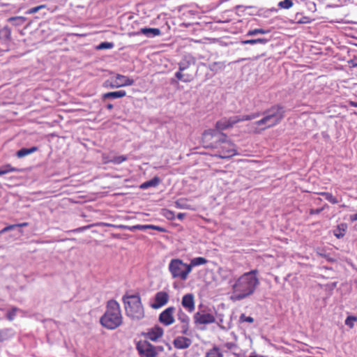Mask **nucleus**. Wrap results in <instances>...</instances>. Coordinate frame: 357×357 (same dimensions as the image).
<instances>
[{"mask_svg": "<svg viewBox=\"0 0 357 357\" xmlns=\"http://www.w3.org/2000/svg\"><path fill=\"white\" fill-rule=\"evenodd\" d=\"M202 139L207 146L217 150L215 155L220 158H229L237 154L235 145L222 132L206 130L203 133Z\"/></svg>", "mask_w": 357, "mask_h": 357, "instance_id": "nucleus-1", "label": "nucleus"}, {"mask_svg": "<svg viewBox=\"0 0 357 357\" xmlns=\"http://www.w3.org/2000/svg\"><path fill=\"white\" fill-rule=\"evenodd\" d=\"M258 273V270L254 269L236 279L231 284V299L234 301H241L252 296L260 284Z\"/></svg>", "mask_w": 357, "mask_h": 357, "instance_id": "nucleus-2", "label": "nucleus"}, {"mask_svg": "<svg viewBox=\"0 0 357 357\" xmlns=\"http://www.w3.org/2000/svg\"><path fill=\"white\" fill-rule=\"evenodd\" d=\"M100 324L107 329L113 330L122 324V315L119 304L114 300L107 303L105 314L100 318Z\"/></svg>", "mask_w": 357, "mask_h": 357, "instance_id": "nucleus-3", "label": "nucleus"}, {"mask_svg": "<svg viewBox=\"0 0 357 357\" xmlns=\"http://www.w3.org/2000/svg\"><path fill=\"white\" fill-rule=\"evenodd\" d=\"M264 116L255 122V125L265 126L264 129L278 124L284 116V109L280 105H275L263 112Z\"/></svg>", "mask_w": 357, "mask_h": 357, "instance_id": "nucleus-4", "label": "nucleus"}, {"mask_svg": "<svg viewBox=\"0 0 357 357\" xmlns=\"http://www.w3.org/2000/svg\"><path fill=\"white\" fill-rule=\"evenodd\" d=\"M123 301L128 317L137 320L144 318V310L139 295H124Z\"/></svg>", "mask_w": 357, "mask_h": 357, "instance_id": "nucleus-5", "label": "nucleus"}, {"mask_svg": "<svg viewBox=\"0 0 357 357\" xmlns=\"http://www.w3.org/2000/svg\"><path fill=\"white\" fill-rule=\"evenodd\" d=\"M196 63L195 59L190 55H185L178 62V70L175 73V77L172 78L170 83L172 84L178 83V81L183 82H190L194 79V75L190 73H184L183 72L188 69L192 65Z\"/></svg>", "mask_w": 357, "mask_h": 357, "instance_id": "nucleus-6", "label": "nucleus"}, {"mask_svg": "<svg viewBox=\"0 0 357 357\" xmlns=\"http://www.w3.org/2000/svg\"><path fill=\"white\" fill-rule=\"evenodd\" d=\"M168 268L173 278H180L182 280H185L191 272L190 266L179 259H172Z\"/></svg>", "mask_w": 357, "mask_h": 357, "instance_id": "nucleus-7", "label": "nucleus"}, {"mask_svg": "<svg viewBox=\"0 0 357 357\" xmlns=\"http://www.w3.org/2000/svg\"><path fill=\"white\" fill-rule=\"evenodd\" d=\"M134 79L127 76L116 74V79L114 80H106L103 83V86L110 89H117L119 87L132 86L134 84Z\"/></svg>", "mask_w": 357, "mask_h": 357, "instance_id": "nucleus-8", "label": "nucleus"}, {"mask_svg": "<svg viewBox=\"0 0 357 357\" xmlns=\"http://www.w3.org/2000/svg\"><path fill=\"white\" fill-rule=\"evenodd\" d=\"M194 322L196 325H206L215 322V317L207 310H200L195 313Z\"/></svg>", "mask_w": 357, "mask_h": 357, "instance_id": "nucleus-9", "label": "nucleus"}, {"mask_svg": "<svg viewBox=\"0 0 357 357\" xmlns=\"http://www.w3.org/2000/svg\"><path fill=\"white\" fill-rule=\"evenodd\" d=\"M136 349L141 357H155L154 345L146 340L138 342Z\"/></svg>", "mask_w": 357, "mask_h": 357, "instance_id": "nucleus-10", "label": "nucleus"}, {"mask_svg": "<svg viewBox=\"0 0 357 357\" xmlns=\"http://www.w3.org/2000/svg\"><path fill=\"white\" fill-rule=\"evenodd\" d=\"M239 122H241V116H234L229 118H222L216 122V129L214 130L220 132L221 130L232 128L236 123Z\"/></svg>", "mask_w": 357, "mask_h": 357, "instance_id": "nucleus-11", "label": "nucleus"}, {"mask_svg": "<svg viewBox=\"0 0 357 357\" xmlns=\"http://www.w3.org/2000/svg\"><path fill=\"white\" fill-rule=\"evenodd\" d=\"M176 316L178 321L180 322V324L177 326L180 328V333L185 335H189L190 317L181 308L178 310Z\"/></svg>", "mask_w": 357, "mask_h": 357, "instance_id": "nucleus-12", "label": "nucleus"}, {"mask_svg": "<svg viewBox=\"0 0 357 357\" xmlns=\"http://www.w3.org/2000/svg\"><path fill=\"white\" fill-rule=\"evenodd\" d=\"M176 308L173 306H170L163 310L159 315L158 321L162 325L165 326L173 324L175 321L174 314Z\"/></svg>", "mask_w": 357, "mask_h": 357, "instance_id": "nucleus-13", "label": "nucleus"}, {"mask_svg": "<svg viewBox=\"0 0 357 357\" xmlns=\"http://www.w3.org/2000/svg\"><path fill=\"white\" fill-rule=\"evenodd\" d=\"M169 299V296L166 291H160L155 294L154 298V303L151 304V307L153 309H159L165 305Z\"/></svg>", "mask_w": 357, "mask_h": 357, "instance_id": "nucleus-14", "label": "nucleus"}, {"mask_svg": "<svg viewBox=\"0 0 357 357\" xmlns=\"http://www.w3.org/2000/svg\"><path fill=\"white\" fill-rule=\"evenodd\" d=\"M181 305L188 312H192L195 309L194 295L192 294H185L182 298Z\"/></svg>", "mask_w": 357, "mask_h": 357, "instance_id": "nucleus-15", "label": "nucleus"}, {"mask_svg": "<svg viewBox=\"0 0 357 357\" xmlns=\"http://www.w3.org/2000/svg\"><path fill=\"white\" fill-rule=\"evenodd\" d=\"M163 328L158 325H155L148 331V332L145 334V336L146 338L151 340V341L155 342L163 335Z\"/></svg>", "mask_w": 357, "mask_h": 357, "instance_id": "nucleus-16", "label": "nucleus"}, {"mask_svg": "<svg viewBox=\"0 0 357 357\" xmlns=\"http://www.w3.org/2000/svg\"><path fill=\"white\" fill-rule=\"evenodd\" d=\"M143 34L147 38H153L161 34V31L158 28L144 27L140 29L138 31L132 33V36H139Z\"/></svg>", "mask_w": 357, "mask_h": 357, "instance_id": "nucleus-17", "label": "nucleus"}, {"mask_svg": "<svg viewBox=\"0 0 357 357\" xmlns=\"http://www.w3.org/2000/svg\"><path fill=\"white\" fill-rule=\"evenodd\" d=\"M173 344L178 349H185L192 344V340L184 336H178L174 340Z\"/></svg>", "mask_w": 357, "mask_h": 357, "instance_id": "nucleus-18", "label": "nucleus"}, {"mask_svg": "<svg viewBox=\"0 0 357 357\" xmlns=\"http://www.w3.org/2000/svg\"><path fill=\"white\" fill-rule=\"evenodd\" d=\"M126 96V91L121 90V91H112V92H108V93H104L102 95V98L103 100L116 99V98H121L125 97Z\"/></svg>", "mask_w": 357, "mask_h": 357, "instance_id": "nucleus-19", "label": "nucleus"}, {"mask_svg": "<svg viewBox=\"0 0 357 357\" xmlns=\"http://www.w3.org/2000/svg\"><path fill=\"white\" fill-rule=\"evenodd\" d=\"M160 183V179L158 176L153 177L152 179L147 181L143 183H142L139 188L142 190L147 189L151 187H156Z\"/></svg>", "mask_w": 357, "mask_h": 357, "instance_id": "nucleus-20", "label": "nucleus"}, {"mask_svg": "<svg viewBox=\"0 0 357 357\" xmlns=\"http://www.w3.org/2000/svg\"><path fill=\"white\" fill-rule=\"evenodd\" d=\"M38 150V148L37 146H32L29 149L26 148H22L17 151L16 155L19 158H24L29 154H31L33 153H35Z\"/></svg>", "mask_w": 357, "mask_h": 357, "instance_id": "nucleus-21", "label": "nucleus"}, {"mask_svg": "<svg viewBox=\"0 0 357 357\" xmlns=\"http://www.w3.org/2000/svg\"><path fill=\"white\" fill-rule=\"evenodd\" d=\"M271 40L265 38H259L256 39H250L241 41L243 45H255L257 43L265 45L268 43Z\"/></svg>", "mask_w": 357, "mask_h": 357, "instance_id": "nucleus-22", "label": "nucleus"}, {"mask_svg": "<svg viewBox=\"0 0 357 357\" xmlns=\"http://www.w3.org/2000/svg\"><path fill=\"white\" fill-rule=\"evenodd\" d=\"M20 169L16 167H13L10 164H6L0 167V176L10 173V172H19Z\"/></svg>", "mask_w": 357, "mask_h": 357, "instance_id": "nucleus-23", "label": "nucleus"}, {"mask_svg": "<svg viewBox=\"0 0 357 357\" xmlns=\"http://www.w3.org/2000/svg\"><path fill=\"white\" fill-rule=\"evenodd\" d=\"M347 229V224L341 223V224L338 225L337 227L334 230V231H333L334 235L337 238H341L344 236Z\"/></svg>", "mask_w": 357, "mask_h": 357, "instance_id": "nucleus-24", "label": "nucleus"}, {"mask_svg": "<svg viewBox=\"0 0 357 357\" xmlns=\"http://www.w3.org/2000/svg\"><path fill=\"white\" fill-rule=\"evenodd\" d=\"M205 357H223V354L219 347H213L206 353Z\"/></svg>", "mask_w": 357, "mask_h": 357, "instance_id": "nucleus-25", "label": "nucleus"}, {"mask_svg": "<svg viewBox=\"0 0 357 357\" xmlns=\"http://www.w3.org/2000/svg\"><path fill=\"white\" fill-rule=\"evenodd\" d=\"M208 68L216 73L218 71L222 70L225 68V64L224 62H213L208 65Z\"/></svg>", "mask_w": 357, "mask_h": 357, "instance_id": "nucleus-26", "label": "nucleus"}, {"mask_svg": "<svg viewBox=\"0 0 357 357\" xmlns=\"http://www.w3.org/2000/svg\"><path fill=\"white\" fill-rule=\"evenodd\" d=\"M206 263H207L206 259H205L204 257H198L193 258L191 260L190 264H188V266H190V271H192V267L197 266H200V265H204V264H206Z\"/></svg>", "mask_w": 357, "mask_h": 357, "instance_id": "nucleus-27", "label": "nucleus"}, {"mask_svg": "<svg viewBox=\"0 0 357 357\" xmlns=\"http://www.w3.org/2000/svg\"><path fill=\"white\" fill-rule=\"evenodd\" d=\"M270 33L269 29H254L249 30L246 33V36H254L258 34H266Z\"/></svg>", "mask_w": 357, "mask_h": 357, "instance_id": "nucleus-28", "label": "nucleus"}, {"mask_svg": "<svg viewBox=\"0 0 357 357\" xmlns=\"http://www.w3.org/2000/svg\"><path fill=\"white\" fill-rule=\"evenodd\" d=\"M8 21L13 22L15 26H21L25 22L26 18L22 16L11 17L8 19Z\"/></svg>", "mask_w": 357, "mask_h": 357, "instance_id": "nucleus-29", "label": "nucleus"}, {"mask_svg": "<svg viewBox=\"0 0 357 357\" xmlns=\"http://www.w3.org/2000/svg\"><path fill=\"white\" fill-rule=\"evenodd\" d=\"M319 195H322L323 197H324V198L328 201L329 202H331V204H337L339 202V201L337 200V199L336 197H335L330 192H320Z\"/></svg>", "mask_w": 357, "mask_h": 357, "instance_id": "nucleus-30", "label": "nucleus"}, {"mask_svg": "<svg viewBox=\"0 0 357 357\" xmlns=\"http://www.w3.org/2000/svg\"><path fill=\"white\" fill-rule=\"evenodd\" d=\"M12 336V331L10 329H3L0 331V342L8 340Z\"/></svg>", "mask_w": 357, "mask_h": 357, "instance_id": "nucleus-31", "label": "nucleus"}, {"mask_svg": "<svg viewBox=\"0 0 357 357\" xmlns=\"http://www.w3.org/2000/svg\"><path fill=\"white\" fill-rule=\"evenodd\" d=\"M261 114L260 112H256V113H253V114H251L242 115V116H241V122L242 121H250V120L255 119L258 118L259 116H260Z\"/></svg>", "mask_w": 357, "mask_h": 357, "instance_id": "nucleus-32", "label": "nucleus"}, {"mask_svg": "<svg viewBox=\"0 0 357 357\" xmlns=\"http://www.w3.org/2000/svg\"><path fill=\"white\" fill-rule=\"evenodd\" d=\"M19 311H20V309L17 308V307H12V309L8 311V312L6 314V318L9 321H13L15 319L17 312Z\"/></svg>", "mask_w": 357, "mask_h": 357, "instance_id": "nucleus-33", "label": "nucleus"}, {"mask_svg": "<svg viewBox=\"0 0 357 357\" xmlns=\"http://www.w3.org/2000/svg\"><path fill=\"white\" fill-rule=\"evenodd\" d=\"M128 158L126 155H119L114 157L110 162L115 165H119L123 162L127 160Z\"/></svg>", "mask_w": 357, "mask_h": 357, "instance_id": "nucleus-34", "label": "nucleus"}, {"mask_svg": "<svg viewBox=\"0 0 357 357\" xmlns=\"http://www.w3.org/2000/svg\"><path fill=\"white\" fill-rule=\"evenodd\" d=\"M357 321V317L354 316H349L345 320V324L350 328H352L354 326V323Z\"/></svg>", "mask_w": 357, "mask_h": 357, "instance_id": "nucleus-35", "label": "nucleus"}, {"mask_svg": "<svg viewBox=\"0 0 357 357\" xmlns=\"http://www.w3.org/2000/svg\"><path fill=\"white\" fill-rule=\"evenodd\" d=\"M293 6L291 0H284L278 3V6L281 8L289 9Z\"/></svg>", "mask_w": 357, "mask_h": 357, "instance_id": "nucleus-36", "label": "nucleus"}, {"mask_svg": "<svg viewBox=\"0 0 357 357\" xmlns=\"http://www.w3.org/2000/svg\"><path fill=\"white\" fill-rule=\"evenodd\" d=\"M0 34L5 38H9L11 34V30L8 26H5L0 31Z\"/></svg>", "mask_w": 357, "mask_h": 357, "instance_id": "nucleus-37", "label": "nucleus"}, {"mask_svg": "<svg viewBox=\"0 0 357 357\" xmlns=\"http://www.w3.org/2000/svg\"><path fill=\"white\" fill-rule=\"evenodd\" d=\"M114 47L113 43L109 42H103L99 44V45L97 47L98 50H105V49H111Z\"/></svg>", "mask_w": 357, "mask_h": 357, "instance_id": "nucleus-38", "label": "nucleus"}, {"mask_svg": "<svg viewBox=\"0 0 357 357\" xmlns=\"http://www.w3.org/2000/svg\"><path fill=\"white\" fill-rule=\"evenodd\" d=\"M131 231H135L136 230H146L149 229V225H137L134 226H131L130 227Z\"/></svg>", "mask_w": 357, "mask_h": 357, "instance_id": "nucleus-39", "label": "nucleus"}, {"mask_svg": "<svg viewBox=\"0 0 357 357\" xmlns=\"http://www.w3.org/2000/svg\"><path fill=\"white\" fill-rule=\"evenodd\" d=\"M45 7H46L45 5H40V6H36V7L31 8H30L27 11V13H29V14L36 13V12H38L40 9L44 8Z\"/></svg>", "mask_w": 357, "mask_h": 357, "instance_id": "nucleus-40", "label": "nucleus"}, {"mask_svg": "<svg viewBox=\"0 0 357 357\" xmlns=\"http://www.w3.org/2000/svg\"><path fill=\"white\" fill-rule=\"evenodd\" d=\"M240 321L242 322H248V323H252L254 321V319L251 317H246L244 314H242L240 316Z\"/></svg>", "mask_w": 357, "mask_h": 357, "instance_id": "nucleus-41", "label": "nucleus"}, {"mask_svg": "<svg viewBox=\"0 0 357 357\" xmlns=\"http://www.w3.org/2000/svg\"><path fill=\"white\" fill-rule=\"evenodd\" d=\"M149 229H155L160 232H165L166 231V229L163 227L153 225H149Z\"/></svg>", "mask_w": 357, "mask_h": 357, "instance_id": "nucleus-42", "label": "nucleus"}, {"mask_svg": "<svg viewBox=\"0 0 357 357\" xmlns=\"http://www.w3.org/2000/svg\"><path fill=\"white\" fill-rule=\"evenodd\" d=\"M154 350L155 351V357H157L160 353L164 351V347L162 346H154Z\"/></svg>", "mask_w": 357, "mask_h": 357, "instance_id": "nucleus-43", "label": "nucleus"}, {"mask_svg": "<svg viewBox=\"0 0 357 357\" xmlns=\"http://www.w3.org/2000/svg\"><path fill=\"white\" fill-rule=\"evenodd\" d=\"M322 208H317V209H312L310 211V214H319L321 211H322Z\"/></svg>", "mask_w": 357, "mask_h": 357, "instance_id": "nucleus-44", "label": "nucleus"}, {"mask_svg": "<svg viewBox=\"0 0 357 357\" xmlns=\"http://www.w3.org/2000/svg\"><path fill=\"white\" fill-rule=\"evenodd\" d=\"M117 227L120 228V229H128L131 231V229H130L131 226L120 225H118Z\"/></svg>", "mask_w": 357, "mask_h": 357, "instance_id": "nucleus-45", "label": "nucleus"}, {"mask_svg": "<svg viewBox=\"0 0 357 357\" xmlns=\"http://www.w3.org/2000/svg\"><path fill=\"white\" fill-rule=\"evenodd\" d=\"M88 227H89V226L79 227L77 229L73 230V231H74V232L82 231L85 230L86 229H87Z\"/></svg>", "mask_w": 357, "mask_h": 357, "instance_id": "nucleus-46", "label": "nucleus"}, {"mask_svg": "<svg viewBox=\"0 0 357 357\" xmlns=\"http://www.w3.org/2000/svg\"><path fill=\"white\" fill-rule=\"evenodd\" d=\"M166 217L168 218V219H173L174 218V213L170 211H167V214H166Z\"/></svg>", "mask_w": 357, "mask_h": 357, "instance_id": "nucleus-47", "label": "nucleus"}, {"mask_svg": "<svg viewBox=\"0 0 357 357\" xmlns=\"http://www.w3.org/2000/svg\"><path fill=\"white\" fill-rule=\"evenodd\" d=\"M175 204L177 208H184L183 205L181 204L180 200L176 201L175 202Z\"/></svg>", "mask_w": 357, "mask_h": 357, "instance_id": "nucleus-48", "label": "nucleus"}, {"mask_svg": "<svg viewBox=\"0 0 357 357\" xmlns=\"http://www.w3.org/2000/svg\"><path fill=\"white\" fill-rule=\"evenodd\" d=\"M350 220L352 222L356 221L357 220V213L354 215H350Z\"/></svg>", "mask_w": 357, "mask_h": 357, "instance_id": "nucleus-49", "label": "nucleus"}, {"mask_svg": "<svg viewBox=\"0 0 357 357\" xmlns=\"http://www.w3.org/2000/svg\"><path fill=\"white\" fill-rule=\"evenodd\" d=\"M28 225H29L28 222H22V223L17 224V227H27Z\"/></svg>", "mask_w": 357, "mask_h": 357, "instance_id": "nucleus-50", "label": "nucleus"}, {"mask_svg": "<svg viewBox=\"0 0 357 357\" xmlns=\"http://www.w3.org/2000/svg\"><path fill=\"white\" fill-rule=\"evenodd\" d=\"M7 227L8 229V231H11V230L14 229L15 228H16L17 227V224H15V225H8V226H7Z\"/></svg>", "mask_w": 357, "mask_h": 357, "instance_id": "nucleus-51", "label": "nucleus"}, {"mask_svg": "<svg viewBox=\"0 0 357 357\" xmlns=\"http://www.w3.org/2000/svg\"><path fill=\"white\" fill-rule=\"evenodd\" d=\"M185 215V213H180L177 215V218L179 220H183L184 218Z\"/></svg>", "mask_w": 357, "mask_h": 357, "instance_id": "nucleus-52", "label": "nucleus"}, {"mask_svg": "<svg viewBox=\"0 0 357 357\" xmlns=\"http://www.w3.org/2000/svg\"><path fill=\"white\" fill-rule=\"evenodd\" d=\"M7 231H8V229L7 227H4L3 229H2L1 231H0V235L2 234H4Z\"/></svg>", "mask_w": 357, "mask_h": 357, "instance_id": "nucleus-53", "label": "nucleus"}, {"mask_svg": "<svg viewBox=\"0 0 357 357\" xmlns=\"http://www.w3.org/2000/svg\"><path fill=\"white\" fill-rule=\"evenodd\" d=\"M264 56H265V53H263V54H261V55L256 56L254 58V60H257V59H259L260 57Z\"/></svg>", "mask_w": 357, "mask_h": 357, "instance_id": "nucleus-54", "label": "nucleus"}, {"mask_svg": "<svg viewBox=\"0 0 357 357\" xmlns=\"http://www.w3.org/2000/svg\"><path fill=\"white\" fill-rule=\"evenodd\" d=\"M107 108L108 109H112L113 108V105H112V104H108V105H107Z\"/></svg>", "mask_w": 357, "mask_h": 357, "instance_id": "nucleus-55", "label": "nucleus"}, {"mask_svg": "<svg viewBox=\"0 0 357 357\" xmlns=\"http://www.w3.org/2000/svg\"><path fill=\"white\" fill-rule=\"evenodd\" d=\"M351 105L357 107V102H351Z\"/></svg>", "mask_w": 357, "mask_h": 357, "instance_id": "nucleus-56", "label": "nucleus"}, {"mask_svg": "<svg viewBox=\"0 0 357 357\" xmlns=\"http://www.w3.org/2000/svg\"><path fill=\"white\" fill-rule=\"evenodd\" d=\"M249 357H264V356H250Z\"/></svg>", "mask_w": 357, "mask_h": 357, "instance_id": "nucleus-57", "label": "nucleus"}, {"mask_svg": "<svg viewBox=\"0 0 357 357\" xmlns=\"http://www.w3.org/2000/svg\"><path fill=\"white\" fill-rule=\"evenodd\" d=\"M356 66H357V64H356Z\"/></svg>", "mask_w": 357, "mask_h": 357, "instance_id": "nucleus-58", "label": "nucleus"}]
</instances>
